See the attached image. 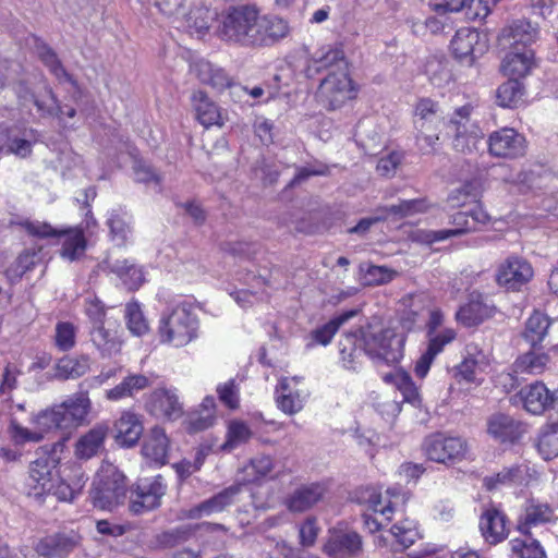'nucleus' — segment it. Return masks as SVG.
I'll list each match as a JSON object with an SVG mask.
<instances>
[{
    "mask_svg": "<svg viewBox=\"0 0 558 558\" xmlns=\"http://www.w3.org/2000/svg\"><path fill=\"white\" fill-rule=\"evenodd\" d=\"M289 33L281 17L264 15L254 4L233 5L218 20L217 35L221 40L247 48L271 46Z\"/></svg>",
    "mask_w": 558,
    "mask_h": 558,
    "instance_id": "nucleus-1",
    "label": "nucleus"
},
{
    "mask_svg": "<svg viewBox=\"0 0 558 558\" xmlns=\"http://www.w3.org/2000/svg\"><path fill=\"white\" fill-rule=\"evenodd\" d=\"M59 458L41 457L29 465L26 490L29 496L40 499L48 495L61 501H72L82 494L88 480L81 465L65 464L56 471Z\"/></svg>",
    "mask_w": 558,
    "mask_h": 558,
    "instance_id": "nucleus-2",
    "label": "nucleus"
},
{
    "mask_svg": "<svg viewBox=\"0 0 558 558\" xmlns=\"http://www.w3.org/2000/svg\"><path fill=\"white\" fill-rule=\"evenodd\" d=\"M199 322L192 304L183 302L161 314L158 336L161 343L182 348L198 336Z\"/></svg>",
    "mask_w": 558,
    "mask_h": 558,
    "instance_id": "nucleus-3",
    "label": "nucleus"
},
{
    "mask_svg": "<svg viewBox=\"0 0 558 558\" xmlns=\"http://www.w3.org/2000/svg\"><path fill=\"white\" fill-rule=\"evenodd\" d=\"M90 410L92 401L87 392H77L59 404L41 410V425L48 427L50 433H70L86 422Z\"/></svg>",
    "mask_w": 558,
    "mask_h": 558,
    "instance_id": "nucleus-4",
    "label": "nucleus"
},
{
    "mask_svg": "<svg viewBox=\"0 0 558 558\" xmlns=\"http://www.w3.org/2000/svg\"><path fill=\"white\" fill-rule=\"evenodd\" d=\"M363 351L375 363L393 365L403 357L405 338L391 328L373 330L371 327L360 329Z\"/></svg>",
    "mask_w": 558,
    "mask_h": 558,
    "instance_id": "nucleus-5",
    "label": "nucleus"
},
{
    "mask_svg": "<svg viewBox=\"0 0 558 558\" xmlns=\"http://www.w3.org/2000/svg\"><path fill=\"white\" fill-rule=\"evenodd\" d=\"M399 499L402 501L404 499V494L400 487L388 488L385 496L378 488L372 486L360 487L354 492L356 502L381 517V520H378V518L364 514V524L372 533L378 531L384 523L391 520V514Z\"/></svg>",
    "mask_w": 558,
    "mask_h": 558,
    "instance_id": "nucleus-6",
    "label": "nucleus"
},
{
    "mask_svg": "<svg viewBox=\"0 0 558 558\" xmlns=\"http://www.w3.org/2000/svg\"><path fill=\"white\" fill-rule=\"evenodd\" d=\"M126 483L123 473L112 463H102L93 482L90 498L101 510H112L123 502Z\"/></svg>",
    "mask_w": 558,
    "mask_h": 558,
    "instance_id": "nucleus-7",
    "label": "nucleus"
},
{
    "mask_svg": "<svg viewBox=\"0 0 558 558\" xmlns=\"http://www.w3.org/2000/svg\"><path fill=\"white\" fill-rule=\"evenodd\" d=\"M423 451L426 458L433 462L451 464L466 458L469 445L460 436L436 433L425 438Z\"/></svg>",
    "mask_w": 558,
    "mask_h": 558,
    "instance_id": "nucleus-8",
    "label": "nucleus"
},
{
    "mask_svg": "<svg viewBox=\"0 0 558 558\" xmlns=\"http://www.w3.org/2000/svg\"><path fill=\"white\" fill-rule=\"evenodd\" d=\"M471 112L470 105L462 106L454 110L448 122V128L453 132L452 146L462 154L476 151L483 140L482 130L470 119Z\"/></svg>",
    "mask_w": 558,
    "mask_h": 558,
    "instance_id": "nucleus-9",
    "label": "nucleus"
},
{
    "mask_svg": "<svg viewBox=\"0 0 558 558\" xmlns=\"http://www.w3.org/2000/svg\"><path fill=\"white\" fill-rule=\"evenodd\" d=\"M356 89L348 72H329L322 81L317 99L329 110L341 108L348 100L353 99Z\"/></svg>",
    "mask_w": 558,
    "mask_h": 558,
    "instance_id": "nucleus-10",
    "label": "nucleus"
},
{
    "mask_svg": "<svg viewBox=\"0 0 558 558\" xmlns=\"http://www.w3.org/2000/svg\"><path fill=\"white\" fill-rule=\"evenodd\" d=\"M166 489L167 486L160 475L140 480L131 490L130 511L134 514H142L158 508Z\"/></svg>",
    "mask_w": 558,
    "mask_h": 558,
    "instance_id": "nucleus-11",
    "label": "nucleus"
},
{
    "mask_svg": "<svg viewBox=\"0 0 558 558\" xmlns=\"http://www.w3.org/2000/svg\"><path fill=\"white\" fill-rule=\"evenodd\" d=\"M81 544L75 531L56 532L40 537L34 545L38 556L44 558H66Z\"/></svg>",
    "mask_w": 558,
    "mask_h": 558,
    "instance_id": "nucleus-12",
    "label": "nucleus"
},
{
    "mask_svg": "<svg viewBox=\"0 0 558 558\" xmlns=\"http://www.w3.org/2000/svg\"><path fill=\"white\" fill-rule=\"evenodd\" d=\"M488 149L493 156L514 159L525 155V137L512 128H502L490 133Z\"/></svg>",
    "mask_w": 558,
    "mask_h": 558,
    "instance_id": "nucleus-13",
    "label": "nucleus"
},
{
    "mask_svg": "<svg viewBox=\"0 0 558 558\" xmlns=\"http://www.w3.org/2000/svg\"><path fill=\"white\" fill-rule=\"evenodd\" d=\"M533 268L521 257L511 256L501 263L497 269L496 280L508 290H519L533 277Z\"/></svg>",
    "mask_w": 558,
    "mask_h": 558,
    "instance_id": "nucleus-14",
    "label": "nucleus"
},
{
    "mask_svg": "<svg viewBox=\"0 0 558 558\" xmlns=\"http://www.w3.org/2000/svg\"><path fill=\"white\" fill-rule=\"evenodd\" d=\"M240 489V485L227 487L198 505L182 510L181 518L196 520L220 513L234 502V498Z\"/></svg>",
    "mask_w": 558,
    "mask_h": 558,
    "instance_id": "nucleus-15",
    "label": "nucleus"
},
{
    "mask_svg": "<svg viewBox=\"0 0 558 558\" xmlns=\"http://www.w3.org/2000/svg\"><path fill=\"white\" fill-rule=\"evenodd\" d=\"M326 492V486L323 483L302 484L284 498L283 504L290 512L303 513L319 504Z\"/></svg>",
    "mask_w": 558,
    "mask_h": 558,
    "instance_id": "nucleus-16",
    "label": "nucleus"
},
{
    "mask_svg": "<svg viewBox=\"0 0 558 558\" xmlns=\"http://www.w3.org/2000/svg\"><path fill=\"white\" fill-rule=\"evenodd\" d=\"M147 410L156 417L177 420L183 414V407L177 393L171 389L154 390L147 401Z\"/></svg>",
    "mask_w": 558,
    "mask_h": 558,
    "instance_id": "nucleus-17",
    "label": "nucleus"
},
{
    "mask_svg": "<svg viewBox=\"0 0 558 558\" xmlns=\"http://www.w3.org/2000/svg\"><path fill=\"white\" fill-rule=\"evenodd\" d=\"M515 403H521L529 413L539 415L553 409L551 392L543 383H534L522 388L515 396Z\"/></svg>",
    "mask_w": 558,
    "mask_h": 558,
    "instance_id": "nucleus-18",
    "label": "nucleus"
},
{
    "mask_svg": "<svg viewBox=\"0 0 558 558\" xmlns=\"http://www.w3.org/2000/svg\"><path fill=\"white\" fill-rule=\"evenodd\" d=\"M144 430L142 416L133 411H123L114 422L113 437L122 447H133L140 440Z\"/></svg>",
    "mask_w": 558,
    "mask_h": 558,
    "instance_id": "nucleus-19",
    "label": "nucleus"
},
{
    "mask_svg": "<svg viewBox=\"0 0 558 558\" xmlns=\"http://www.w3.org/2000/svg\"><path fill=\"white\" fill-rule=\"evenodd\" d=\"M296 378H282L276 389L278 408L286 414L299 413L305 403L307 393L296 388Z\"/></svg>",
    "mask_w": 558,
    "mask_h": 558,
    "instance_id": "nucleus-20",
    "label": "nucleus"
},
{
    "mask_svg": "<svg viewBox=\"0 0 558 558\" xmlns=\"http://www.w3.org/2000/svg\"><path fill=\"white\" fill-rule=\"evenodd\" d=\"M37 141L38 134L33 129L12 130L9 134L0 132V153L25 158L32 153V147Z\"/></svg>",
    "mask_w": 558,
    "mask_h": 558,
    "instance_id": "nucleus-21",
    "label": "nucleus"
},
{
    "mask_svg": "<svg viewBox=\"0 0 558 558\" xmlns=\"http://www.w3.org/2000/svg\"><path fill=\"white\" fill-rule=\"evenodd\" d=\"M108 427L97 424L82 434L74 445V456L78 460H89L97 456L105 445Z\"/></svg>",
    "mask_w": 558,
    "mask_h": 558,
    "instance_id": "nucleus-22",
    "label": "nucleus"
},
{
    "mask_svg": "<svg viewBox=\"0 0 558 558\" xmlns=\"http://www.w3.org/2000/svg\"><path fill=\"white\" fill-rule=\"evenodd\" d=\"M104 264L106 269L114 274L128 290L138 289L145 280L142 267L131 259L108 257Z\"/></svg>",
    "mask_w": 558,
    "mask_h": 558,
    "instance_id": "nucleus-23",
    "label": "nucleus"
},
{
    "mask_svg": "<svg viewBox=\"0 0 558 558\" xmlns=\"http://www.w3.org/2000/svg\"><path fill=\"white\" fill-rule=\"evenodd\" d=\"M451 50L454 57L471 64L476 52L482 53L480 33L470 27H463L456 32L451 40Z\"/></svg>",
    "mask_w": 558,
    "mask_h": 558,
    "instance_id": "nucleus-24",
    "label": "nucleus"
},
{
    "mask_svg": "<svg viewBox=\"0 0 558 558\" xmlns=\"http://www.w3.org/2000/svg\"><path fill=\"white\" fill-rule=\"evenodd\" d=\"M451 223L454 228L442 229L438 231L417 230L415 240L422 243L432 244L434 242L444 241L451 236H457L473 230V225L469 220L468 211H458L452 216Z\"/></svg>",
    "mask_w": 558,
    "mask_h": 558,
    "instance_id": "nucleus-25",
    "label": "nucleus"
},
{
    "mask_svg": "<svg viewBox=\"0 0 558 558\" xmlns=\"http://www.w3.org/2000/svg\"><path fill=\"white\" fill-rule=\"evenodd\" d=\"M324 550L333 558H350L362 550V539L355 532L333 533L325 544Z\"/></svg>",
    "mask_w": 558,
    "mask_h": 558,
    "instance_id": "nucleus-26",
    "label": "nucleus"
},
{
    "mask_svg": "<svg viewBox=\"0 0 558 558\" xmlns=\"http://www.w3.org/2000/svg\"><path fill=\"white\" fill-rule=\"evenodd\" d=\"M554 520V510L548 504L538 500H529L518 521V530L522 534H530L532 527L551 522Z\"/></svg>",
    "mask_w": 558,
    "mask_h": 558,
    "instance_id": "nucleus-27",
    "label": "nucleus"
},
{
    "mask_svg": "<svg viewBox=\"0 0 558 558\" xmlns=\"http://www.w3.org/2000/svg\"><path fill=\"white\" fill-rule=\"evenodd\" d=\"M488 434L500 442H514L524 434V426L506 414H495L488 421Z\"/></svg>",
    "mask_w": 558,
    "mask_h": 558,
    "instance_id": "nucleus-28",
    "label": "nucleus"
},
{
    "mask_svg": "<svg viewBox=\"0 0 558 558\" xmlns=\"http://www.w3.org/2000/svg\"><path fill=\"white\" fill-rule=\"evenodd\" d=\"M480 530L486 543L502 542L508 536L505 514L496 508L486 509L480 519Z\"/></svg>",
    "mask_w": 558,
    "mask_h": 558,
    "instance_id": "nucleus-29",
    "label": "nucleus"
},
{
    "mask_svg": "<svg viewBox=\"0 0 558 558\" xmlns=\"http://www.w3.org/2000/svg\"><path fill=\"white\" fill-rule=\"evenodd\" d=\"M538 28L526 20H517L502 28L499 40L502 45H522L524 48L538 38Z\"/></svg>",
    "mask_w": 558,
    "mask_h": 558,
    "instance_id": "nucleus-30",
    "label": "nucleus"
},
{
    "mask_svg": "<svg viewBox=\"0 0 558 558\" xmlns=\"http://www.w3.org/2000/svg\"><path fill=\"white\" fill-rule=\"evenodd\" d=\"M41 413L39 411L31 416V427L22 426L15 421L11 422L9 434L12 441L16 445H25L44 440L51 433L48 427L41 425Z\"/></svg>",
    "mask_w": 558,
    "mask_h": 558,
    "instance_id": "nucleus-31",
    "label": "nucleus"
},
{
    "mask_svg": "<svg viewBox=\"0 0 558 558\" xmlns=\"http://www.w3.org/2000/svg\"><path fill=\"white\" fill-rule=\"evenodd\" d=\"M494 313V306L480 294H471L469 302L457 312V320L471 327L481 324Z\"/></svg>",
    "mask_w": 558,
    "mask_h": 558,
    "instance_id": "nucleus-32",
    "label": "nucleus"
},
{
    "mask_svg": "<svg viewBox=\"0 0 558 558\" xmlns=\"http://www.w3.org/2000/svg\"><path fill=\"white\" fill-rule=\"evenodd\" d=\"M316 71L348 72L349 65L342 48L338 46H324L317 49L311 58Z\"/></svg>",
    "mask_w": 558,
    "mask_h": 558,
    "instance_id": "nucleus-33",
    "label": "nucleus"
},
{
    "mask_svg": "<svg viewBox=\"0 0 558 558\" xmlns=\"http://www.w3.org/2000/svg\"><path fill=\"white\" fill-rule=\"evenodd\" d=\"M438 102L430 98H421L414 107L413 124L415 131L438 130L442 119Z\"/></svg>",
    "mask_w": 558,
    "mask_h": 558,
    "instance_id": "nucleus-34",
    "label": "nucleus"
},
{
    "mask_svg": "<svg viewBox=\"0 0 558 558\" xmlns=\"http://www.w3.org/2000/svg\"><path fill=\"white\" fill-rule=\"evenodd\" d=\"M488 364L486 354L474 343L465 347V356L457 366V376L466 383L477 381V375Z\"/></svg>",
    "mask_w": 558,
    "mask_h": 558,
    "instance_id": "nucleus-35",
    "label": "nucleus"
},
{
    "mask_svg": "<svg viewBox=\"0 0 558 558\" xmlns=\"http://www.w3.org/2000/svg\"><path fill=\"white\" fill-rule=\"evenodd\" d=\"M193 110L197 121L205 128L222 125L221 113L218 106L203 90H195L191 95Z\"/></svg>",
    "mask_w": 558,
    "mask_h": 558,
    "instance_id": "nucleus-36",
    "label": "nucleus"
},
{
    "mask_svg": "<svg viewBox=\"0 0 558 558\" xmlns=\"http://www.w3.org/2000/svg\"><path fill=\"white\" fill-rule=\"evenodd\" d=\"M216 411L217 405L214 397H205L198 409L189 414L185 421L187 432L198 433L214 426L217 420Z\"/></svg>",
    "mask_w": 558,
    "mask_h": 558,
    "instance_id": "nucleus-37",
    "label": "nucleus"
},
{
    "mask_svg": "<svg viewBox=\"0 0 558 558\" xmlns=\"http://www.w3.org/2000/svg\"><path fill=\"white\" fill-rule=\"evenodd\" d=\"M534 65V53L532 50H513L506 54L501 63V71L510 78H520L530 73Z\"/></svg>",
    "mask_w": 558,
    "mask_h": 558,
    "instance_id": "nucleus-38",
    "label": "nucleus"
},
{
    "mask_svg": "<svg viewBox=\"0 0 558 558\" xmlns=\"http://www.w3.org/2000/svg\"><path fill=\"white\" fill-rule=\"evenodd\" d=\"M168 449L169 439L165 430L160 427H154L144 441L142 452L150 462L163 465L167 462Z\"/></svg>",
    "mask_w": 558,
    "mask_h": 558,
    "instance_id": "nucleus-39",
    "label": "nucleus"
},
{
    "mask_svg": "<svg viewBox=\"0 0 558 558\" xmlns=\"http://www.w3.org/2000/svg\"><path fill=\"white\" fill-rule=\"evenodd\" d=\"M57 236H62L60 255L70 262L81 258L87 246L84 232L80 228L59 230Z\"/></svg>",
    "mask_w": 558,
    "mask_h": 558,
    "instance_id": "nucleus-40",
    "label": "nucleus"
},
{
    "mask_svg": "<svg viewBox=\"0 0 558 558\" xmlns=\"http://www.w3.org/2000/svg\"><path fill=\"white\" fill-rule=\"evenodd\" d=\"M90 369V359L87 355L63 356L54 367L57 379H76L84 376Z\"/></svg>",
    "mask_w": 558,
    "mask_h": 558,
    "instance_id": "nucleus-41",
    "label": "nucleus"
},
{
    "mask_svg": "<svg viewBox=\"0 0 558 558\" xmlns=\"http://www.w3.org/2000/svg\"><path fill=\"white\" fill-rule=\"evenodd\" d=\"M549 363V356L537 351H529L520 355L512 365L515 381L522 375H538L543 373Z\"/></svg>",
    "mask_w": 558,
    "mask_h": 558,
    "instance_id": "nucleus-42",
    "label": "nucleus"
},
{
    "mask_svg": "<svg viewBox=\"0 0 558 558\" xmlns=\"http://www.w3.org/2000/svg\"><path fill=\"white\" fill-rule=\"evenodd\" d=\"M361 333H345L339 342L342 366L349 371H357L362 365Z\"/></svg>",
    "mask_w": 558,
    "mask_h": 558,
    "instance_id": "nucleus-43",
    "label": "nucleus"
},
{
    "mask_svg": "<svg viewBox=\"0 0 558 558\" xmlns=\"http://www.w3.org/2000/svg\"><path fill=\"white\" fill-rule=\"evenodd\" d=\"M190 69L191 73L204 84L211 85L216 88H222L229 85V78L226 73L206 60L194 61Z\"/></svg>",
    "mask_w": 558,
    "mask_h": 558,
    "instance_id": "nucleus-44",
    "label": "nucleus"
},
{
    "mask_svg": "<svg viewBox=\"0 0 558 558\" xmlns=\"http://www.w3.org/2000/svg\"><path fill=\"white\" fill-rule=\"evenodd\" d=\"M150 385V380L140 374L125 377L119 385L106 391V398L110 401H118L133 397L136 392L144 390Z\"/></svg>",
    "mask_w": 558,
    "mask_h": 558,
    "instance_id": "nucleus-45",
    "label": "nucleus"
},
{
    "mask_svg": "<svg viewBox=\"0 0 558 558\" xmlns=\"http://www.w3.org/2000/svg\"><path fill=\"white\" fill-rule=\"evenodd\" d=\"M211 20L210 11L206 8L192 9L187 14L184 12L180 15L182 27H184L191 35L203 37L209 29V22Z\"/></svg>",
    "mask_w": 558,
    "mask_h": 558,
    "instance_id": "nucleus-46",
    "label": "nucleus"
},
{
    "mask_svg": "<svg viewBox=\"0 0 558 558\" xmlns=\"http://www.w3.org/2000/svg\"><path fill=\"white\" fill-rule=\"evenodd\" d=\"M386 381H391L397 389L402 393L403 400L413 405H418L421 402L418 388L413 383L411 376L403 369H396L393 373L385 376Z\"/></svg>",
    "mask_w": 558,
    "mask_h": 558,
    "instance_id": "nucleus-47",
    "label": "nucleus"
},
{
    "mask_svg": "<svg viewBox=\"0 0 558 558\" xmlns=\"http://www.w3.org/2000/svg\"><path fill=\"white\" fill-rule=\"evenodd\" d=\"M93 343L101 352L102 356H112L120 351V342L111 329L104 324H96L90 331Z\"/></svg>",
    "mask_w": 558,
    "mask_h": 558,
    "instance_id": "nucleus-48",
    "label": "nucleus"
},
{
    "mask_svg": "<svg viewBox=\"0 0 558 558\" xmlns=\"http://www.w3.org/2000/svg\"><path fill=\"white\" fill-rule=\"evenodd\" d=\"M357 315V310H351L347 311L332 319H330L328 323L323 325L322 327L317 328L312 332L313 339L323 345H327L331 342L333 336L339 330V328Z\"/></svg>",
    "mask_w": 558,
    "mask_h": 558,
    "instance_id": "nucleus-49",
    "label": "nucleus"
},
{
    "mask_svg": "<svg viewBox=\"0 0 558 558\" xmlns=\"http://www.w3.org/2000/svg\"><path fill=\"white\" fill-rule=\"evenodd\" d=\"M524 87L517 78H510L497 89V102L505 108L517 107L523 99Z\"/></svg>",
    "mask_w": 558,
    "mask_h": 558,
    "instance_id": "nucleus-50",
    "label": "nucleus"
},
{
    "mask_svg": "<svg viewBox=\"0 0 558 558\" xmlns=\"http://www.w3.org/2000/svg\"><path fill=\"white\" fill-rule=\"evenodd\" d=\"M537 450L545 460L558 457V424H548L543 427L538 436Z\"/></svg>",
    "mask_w": 558,
    "mask_h": 558,
    "instance_id": "nucleus-51",
    "label": "nucleus"
},
{
    "mask_svg": "<svg viewBox=\"0 0 558 558\" xmlns=\"http://www.w3.org/2000/svg\"><path fill=\"white\" fill-rule=\"evenodd\" d=\"M548 327V317L536 311L526 320L523 336L532 345H535L544 339Z\"/></svg>",
    "mask_w": 558,
    "mask_h": 558,
    "instance_id": "nucleus-52",
    "label": "nucleus"
},
{
    "mask_svg": "<svg viewBox=\"0 0 558 558\" xmlns=\"http://www.w3.org/2000/svg\"><path fill=\"white\" fill-rule=\"evenodd\" d=\"M390 533L403 549L413 545L420 537L416 523L410 519L400 520L395 523L390 529Z\"/></svg>",
    "mask_w": 558,
    "mask_h": 558,
    "instance_id": "nucleus-53",
    "label": "nucleus"
},
{
    "mask_svg": "<svg viewBox=\"0 0 558 558\" xmlns=\"http://www.w3.org/2000/svg\"><path fill=\"white\" fill-rule=\"evenodd\" d=\"M107 223L110 228L112 240L119 245L124 244L131 234L130 221L126 214L120 213L119 210H112L109 214Z\"/></svg>",
    "mask_w": 558,
    "mask_h": 558,
    "instance_id": "nucleus-54",
    "label": "nucleus"
},
{
    "mask_svg": "<svg viewBox=\"0 0 558 558\" xmlns=\"http://www.w3.org/2000/svg\"><path fill=\"white\" fill-rule=\"evenodd\" d=\"M252 437V430L242 421L233 420L228 425L227 440L222 445L223 450H232L245 444Z\"/></svg>",
    "mask_w": 558,
    "mask_h": 558,
    "instance_id": "nucleus-55",
    "label": "nucleus"
},
{
    "mask_svg": "<svg viewBox=\"0 0 558 558\" xmlns=\"http://www.w3.org/2000/svg\"><path fill=\"white\" fill-rule=\"evenodd\" d=\"M513 558H545V551L535 539L514 538L510 541Z\"/></svg>",
    "mask_w": 558,
    "mask_h": 558,
    "instance_id": "nucleus-56",
    "label": "nucleus"
},
{
    "mask_svg": "<svg viewBox=\"0 0 558 558\" xmlns=\"http://www.w3.org/2000/svg\"><path fill=\"white\" fill-rule=\"evenodd\" d=\"M76 343V328L69 322H60L54 329V344L60 351H70Z\"/></svg>",
    "mask_w": 558,
    "mask_h": 558,
    "instance_id": "nucleus-57",
    "label": "nucleus"
},
{
    "mask_svg": "<svg viewBox=\"0 0 558 558\" xmlns=\"http://www.w3.org/2000/svg\"><path fill=\"white\" fill-rule=\"evenodd\" d=\"M125 319L129 330L135 336H142L148 331V323L145 319L140 304L133 302L125 307Z\"/></svg>",
    "mask_w": 558,
    "mask_h": 558,
    "instance_id": "nucleus-58",
    "label": "nucleus"
},
{
    "mask_svg": "<svg viewBox=\"0 0 558 558\" xmlns=\"http://www.w3.org/2000/svg\"><path fill=\"white\" fill-rule=\"evenodd\" d=\"M35 253L24 251L19 257L7 268L5 276L12 282L17 281L22 276L31 270L35 265Z\"/></svg>",
    "mask_w": 558,
    "mask_h": 558,
    "instance_id": "nucleus-59",
    "label": "nucleus"
},
{
    "mask_svg": "<svg viewBox=\"0 0 558 558\" xmlns=\"http://www.w3.org/2000/svg\"><path fill=\"white\" fill-rule=\"evenodd\" d=\"M426 350L433 353L435 356H437L439 353L444 351L447 344L451 343L456 339L457 333L452 328H445L437 332L426 333Z\"/></svg>",
    "mask_w": 558,
    "mask_h": 558,
    "instance_id": "nucleus-60",
    "label": "nucleus"
},
{
    "mask_svg": "<svg viewBox=\"0 0 558 558\" xmlns=\"http://www.w3.org/2000/svg\"><path fill=\"white\" fill-rule=\"evenodd\" d=\"M397 272L386 266H368L364 274V283L367 286H379L390 282Z\"/></svg>",
    "mask_w": 558,
    "mask_h": 558,
    "instance_id": "nucleus-61",
    "label": "nucleus"
},
{
    "mask_svg": "<svg viewBox=\"0 0 558 558\" xmlns=\"http://www.w3.org/2000/svg\"><path fill=\"white\" fill-rule=\"evenodd\" d=\"M19 226L31 236L40 239L57 236L59 231L49 223L39 220L24 219L19 222Z\"/></svg>",
    "mask_w": 558,
    "mask_h": 558,
    "instance_id": "nucleus-62",
    "label": "nucleus"
},
{
    "mask_svg": "<svg viewBox=\"0 0 558 558\" xmlns=\"http://www.w3.org/2000/svg\"><path fill=\"white\" fill-rule=\"evenodd\" d=\"M219 400L229 409L234 410L239 407V388L234 379H229L219 384L216 389Z\"/></svg>",
    "mask_w": 558,
    "mask_h": 558,
    "instance_id": "nucleus-63",
    "label": "nucleus"
},
{
    "mask_svg": "<svg viewBox=\"0 0 558 558\" xmlns=\"http://www.w3.org/2000/svg\"><path fill=\"white\" fill-rule=\"evenodd\" d=\"M40 59L49 68L51 73L60 81V82H70L71 76L68 74V72L64 70V68L61 65L60 61L58 60L56 53L45 47L39 52Z\"/></svg>",
    "mask_w": 558,
    "mask_h": 558,
    "instance_id": "nucleus-64",
    "label": "nucleus"
}]
</instances>
